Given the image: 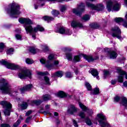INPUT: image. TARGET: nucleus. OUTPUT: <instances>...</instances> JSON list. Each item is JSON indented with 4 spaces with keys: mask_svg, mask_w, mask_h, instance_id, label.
I'll list each match as a JSON object with an SVG mask.
<instances>
[{
    "mask_svg": "<svg viewBox=\"0 0 127 127\" xmlns=\"http://www.w3.org/2000/svg\"><path fill=\"white\" fill-rule=\"evenodd\" d=\"M78 105L80 108L82 110V111H84V112H87L88 116H92V115H93V110L89 109V108H88L83 104L81 103V102H79Z\"/></svg>",
    "mask_w": 127,
    "mask_h": 127,
    "instance_id": "dca6fc26",
    "label": "nucleus"
},
{
    "mask_svg": "<svg viewBox=\"0 0 127 127\" xmlns=\"http://www.w3.org/2000/svg\"><path fill=\"white\" fill-rule=\"evenodd\" d=\"M116 70L117 73L120 74V75L118 77L119 83H123L124 82V76H125V78L127 80V74L126 71H123L121 67H117Z\"/></svg>",
    "mask_w": 127,
    "mask_h": 127,
    "instance_id": "1a4fd4ad",
    "label": "nucleus"
},
{
    "mask_svg": "<svg viewBox=\"0 0 127 127\" xmlns=\"http://www.w3.org/2000/svg\"><path fill=\"white\" fill-rule=\"evenodd\" d=\"M90 25L92 28H98L99 27V24H98L97 23L92 24Z\"/></svg>",
    "mask_w": 127,
    "mask_h": 127,
    "instance_id": "603ef678",
    "label": "nucleus"
},
{
    "mask_svg": "<svg viewBox=\"0 0 127 127\" xmlns=\"http://www.w3.org/2000/svg\"><path fill=\"white\" fill-rule=\"evenodd\" d=\"M31 88H32V84H28L20 89V91L21 93H24L25 91H29Z\"/></svg>",
    "mask_w": 127,
    "mask_h": 127,
    "instance_id": "5701e85b",
    "label": "nucleus"
},
{
    "mask_svg": "<svg viewBox=\"0 0 127 127\" xmlns=\"http://www.w3.org/2000/svg\"><path fill=\"white\" fill-rule=\"evenodd\" d=\"M121 100V98L119 96H116L114 98V101L115 102H119Z\"/></svg>",
    "mask_w": 127,
    "mask_h": 127,
    "instance_id": "bf43d9fd",
    "label": "nucleus"
},
{
    "mask_svg": "<svg viewBox=\"0 0 127 127\" xmlns=\"http://www.w3.org/2000/svg\"><path fill=\"white\" fill-rule=\"evenodd\" d=\"M85 10V4L83 3H81L77 8L73 9L72 12L76 15H80L83 11Z\"/></svg>",
    "mask_w": 127,
    "mask_h": 127,
    "instance_id": "ddd939ff",
    "label": "nucleus"
},
{
    "mask_svg": "<svg viewBox=\"0 0 127 127\" xmlns=\"http://www.w3.org/2000/svg\"><path fill=\"white\" fill-rule=\"evenodd\" d=\"M58 32L61 34H66L67 35H71L72 34V31L70 29H65L64 27H60L58 30Z\"/></svg>",
    "mask_w": 127,
    "mask_h": 127,
    "instance_id": "2eb2a0df",
    "label": "nucleus"
},
{
    "mask_svg": "<svg viewBox=\"0 0 127 127\" xmlns=\"http://www.w3.org/2000/svg\"><path fill=\"white\" fill-rule=\"evenodd\" d=\"M90 19V15H85L82 17V20H84V21H88Z\"/></svg>",
    "mask_w": 127,
    "mask_h": 127,
    "instance_id": "a19ab883",
    "label": "nucleus"
},
{
    "mask_svg": "<svg viewBox=\"0 0 127 127\" xmlns=\"http://www.w3.org/2000/svg\"><path fill=\"white\" fill-rule=\"evenodd\" d=\"M31 119H32V116H30L28 117L25 121V123H29V122H30V121H31Z\"/></svg>",
    "mask_w": 127,
    "mask_h": 127,
    "instance_id": "6e6d98bb",
    "label": "nucleus"
},
{
    "mask_svg": "<svg viewBox=\"0 0 127 127\" xmlns=\"http://www.w3.org/2000/svg\"><path fill=\"white\" fill-rule=\"evenodd\" d=\"M43 19H44V20H45V21H47V22H50V21L54 19V18L48 16H45L43 17Z\"/></svg>",
    "mask_w": 127,
    "mask_h": 127,
    "instance_id": "c85d7f7f",
    "label": "nucleus"
},
{
    "mask_svg": "<svg viewBox=\"0 0 127 127\" xmlns=\"http://www.w3.org/2000/svg\"><path fill=\"white\" fill-rule=\"evenodd\" d=\"M13 51L14 50L12 48L8 49L6 52V54H7V55H11V54H13Z\"/></svg>",
    "mask_w": 127,
    "mask_h": 127,
    "instance_id": "4c0bfd02",
    "label": "nucleus"
},
{
    "mask_svg": "<svg viewBox=\"0 0 127 127\" xmlns=\"http://www.w3.org/2000/svg\"><path fill=\"white\" fill-rule=\"evenodd\" d=\"M85 123L86 124V125H87V126H92V125L93 124V123H92V121L89 118L86 119Z\"/></svg>",
    "mask_w": 127,
    "mask_h": 127,
    "instance_id": "ea45409f",
    "label": "nucleus"
},
{
    "mask_svg": "<svg viewBox=\"0 0 127 127\" xmlns=\"http://www.w3.org/2000/svg\"><path fill=\"white\" fill-rule=\"evenodd\" d=\"M65 58L68 61H72V59H73L72 54L71 53H66L65 54Z\"/></svg>",
    "mask_w": 127,
    "mask_h": 127,
    "instance_id": "bb28decb",
    "label": "nucleus"
},
{
    "mask_svg": "<svg viewBox=\"0 0 127 127\" xmlns=\"http://www.w3.org/2000/svg\"><path fill=\"white\" fill-rule=\"evenodd\" d=\"M28 105L26 102H23L22 104H18V107L20 108L21 110H25L27 109Z\"/></svg>",
    "mask_w": 127,
    "mask_h": 127,
    "instance_id": "393cba45",
    "label": "nucleus"
},
{
    "mask_svg": "<svg viewBox=\"0 0 127 127\" xmlns=\"http://www.w3.org/2000/svg\"><path fill=\"white\" fill-rule=\"evenodd\" d=\"M19 22L24 24V27L27 32L32 35V37L33 39L36 38L35 36V33L37 31H40L43 32L44 31V28L40 25H38L35 28H32V26L30 24H33V22L29 18H20L19 19Z\"/></svg>",
    "mask_w": 127,
    "mask_h": 127,
    "instance_id": "f257e3e1",
    "label": "nucleus"
},
{
    "mask_svg": "<svg viewBox=\"0 0 127 127\" xmlns=\"http://www.w3.org/2000/svg\"><path fill=\"white\" fill-rule=\"evenodd\" d=\"M89 72L94 77V78H96L97 80H100V77H99V72L98 70L95 68H93L92 69L90 70Z\"/></svg>",
    "mask_w": 127,
    "mask_h": 127,
    "instance_id": "aec40b11",
    "label": "nucleus"
},
{
    "mask_svg": "<svg viewBox=\"0 0 127 127\" xmlns=\"http://www.w3.org/2000/svg\"><path fill=\"white\" fill-rule=\"evenodd\" d=\"M43 99L44 100V101H48V100H51V96L48 94L43 95Z\"/></svg>",
    "mask_w": 127,
    "mask_h": 127,
    "instance_id": "f704fd0d",
    "label": "nucleus"
},
{
    "mask_svg": "<svg viewBox=\"0 0 127 127\" xmlns=\"http://www.w3.org/2000/svg\"><path fill=\"white\" fill-rule=\"evenodd\" d=\"M100 93V90L99 88H96L94 89L93 91H92L91 93L92 95H98Z\"/></svg>",
    "mask_w": 127,
    "mask_h": 127,
    "instance_id": "e433bc0d",
    "label": "nucleus"
},
{
    "mask_svg": "<svg viewBox=\"0 0 127 127\" xmlns=\"http://www.w3.org/2000/svg\"><path fill=\"white\" fill-rule=\"evenodd\" d=\"M72 122H73L74 127H78V123H77V121H76V120H72Z\"/></svg>",
    "mask_w": 127,
    "mask_h": 127,
    "instance_id": "5fc2aeb1",
    "label": "nucleus"
},
{
    "mask_svg": "<svg viewBox=\"0 0 127 127\" xmlns=\"http://www.w3.org/2000/svg\"><path fill=\"white\" fill-rule=\"evenodd\" d=\"M74 72L75 73L76 75H77V74H78V68L77 67H75V68H74Z\"/></svg>",
    "mask_w": 127,
    "mask_h": 127,
    "instance_id": "e2e57ef3",
    "label": "nucleus"
},
{
    "mask_svg": "<svg viewBox=\"0 0 127 127\" xmlns=\"http://www.w3.org/2000/svg\"><path fill=\"white\" fill-rule=\"evenodd\" d=\"M0 90L2 91L3 94H8L9 96H16L17 92H12L10 85L6 80L2 79L0 81Z\"/></svg>",
    "mask_w": 127,
    "mask_h": 127,
    "instance_id": "f03ea898",
    "label": "nucleus"
},
{
    "mask_svg": "<svg viewBox=\"0 0 127 127\" xmlns=\"http://www.w3.org/2000/svg\"><path fill=\"white\" fill-rule=\"evenodd\" d=\"M66 9L67 6L66 5H62L61 6V11H62V12H64Z\"/></svg>",
    "mask_w": 127,
    "mask_h": 127,
    "instance_id": "49530a36",
    "label": "nucleus"
},
{
    "mask_svg": "<svg viewBox=\"0 0 127 127\" xmlns=\"http://www.w3.org/2000/svg\"><path fill=\"white\" fill-rule=\"evenodd\" d=\"M29 50L30 52H31V53H33V54H35V53L37 52V49L32 47H30L29 48Z\"/></svg>",
    "mask_w": 127,
    "mask_h": 127,
    "instance_id": "72a5a7b5",
    "label": "nucleus"
},
{
    "mask_svg": "<svg viewBox=\"0 0 127 127\" xmlns=\"http://www.w3.org/2000/svg\"><path fill=\"white\" fill-rule=\"evenodd\" d=\"M78 111V109L75 107V106L74 105H70L68 106V109L67 110V112L69 114H70L71 115H74L75 113H77V111Z\"/></svg>",
    "mask_w": 127,
    "mask_h": 127,
    "instance_id": "6ab92c4d",
    "label": "nucleus"
},
{
    "mask_svg": "<svg viewBox=\"0 0 127 127\" xmlns=\"http://www.w3.org/2000/svg\"><path fill=\"white\" fill-rule=\"evenodd\" d=\"M52 14L54 16H57L58 14H59V11L56 10H53L52 11Z\"/></svg>",
    "mask_w": 127,
    "mask_h": 127,
    "instance_id": "37998d69",
    "label": "nucleus"
},
{
    "mask_svg": "<svg viewBox=\"0 0 127 127\" xmlns=\"http://www.w3.org/2000/svg\"><path fill=\"white\" fill-rule=\"evenodd\" d=\"M44 0H36V3L34 4L35 9H37L38 6H43L44 5Z\"/></svg>",
    "mask_w": 127,
    "mask_h": 127,
    "instance_id": "4be33fe9",
    "label": "nucleus"
},
{
    "mask_svg": "<svg viewBox=\"0 0 127 127\" xmlns=\"http://www.w3.org/2000/svg\"><path fill=\"white\" fill-rule=\"evenodd\" d=\"M112 31L113 32L112 34L113 37H117L118 39H122V36L121 35L122 32L121 31L120 28L115 27L112 28Z\"/></svg>",
    "mask_w": 127,
    "mask_h": 127,
    "instance_id": "9b49d317",
    "label": "nucleus"
},
{
    "mask_svg": "<svg viewBox=\"0 0 127 127\" xmlns=\"http://www.w3.org/2000/svg\"><path fill=\"white\" fill-rule=\"evenodd\" d=\"M57 96L60 98H66L67 94L65 93L64 92L61 91L57 93Z\"/></svg>",
    "mask_w": 127,
    "mask_h": 127,
    "instance_id": "cd10ccee",
    "label": "nucleus"
},
{
    "mask_svg": "<svg viewBox=\"0 0 127 127\" xmlns=\"http://www.w3.org/2000/svg\"><path fill=\"white\" fill-rule=\"evenodd\" d=\"M58 64H59V62L58 61H55L54 64H46V67H47L48 69H52V68H55V67H57V66H58Z\"/></svg>",
    "mask_w": 127,
    "mask_h": 127,
    "instance_id": "412c9836",
    "label": "nucleus"
},
{
    "mask_svg": "<svg viewBox=\"0 0 127 127\" xmlns=\"http://www.w3.org/2000/svg\"><path fill=\"white\" fill-rule=\"evenodd\" d=\"M85 86L88 91H91V90H92V86H91L90 83L88 82H86Z\"/></svg>",
    "mask_w": 127,
    "mask_h": 127,
    "instance_id": "c03bdc74",
    "label": "nucleus"
},
{
    "mask_svg": "<svg viewBox=\"0 0 127 127\" xmlns=\"http://www.w3.org/2000/svg\"><path fill=\"white\" fill-rule=\"evenodd\" d=\"M107 8L108 11H111L112 9L113 10H120V3L117 1H112V0H108L107 1Z\"/></svg>",
    "mask_w": 127,
    "mask_h": 127,
    "instance_id": "39448f33",
    "label": "nucleus"
},
{
    "mask_svg": "<svg viewBox=\"0 0 127 127\" xmlns=\"http://www.w3.org/2000/svg\"><path fill=\"white\" fill-rule=\"evenodd\" d=\"M19 9L20 7L18 4L12 2L9 5V8L6 9V11L11 17H16L20 13Z\"/></svg>",
    "mask_w": 127,
    "mask_h": 127,
    "instance_id": "7ed1b4c3",
    "label": "nucleus"
},
{
    "mask_svg": "<svg viewBox=\"0 0 127 127\" xmlns=\"http://www.w3.org/2000/svg\"><path fill=\"white\" fill-rule=\"evenodd\" d=\"M116 83H117V81L116 80H112L111 81L112 85H116Z\"/></svg>",
    "mask_w": 127,
    "mask_h": 127,
    "instance_id": "680f3d73",
    "label": "nucleus"
},
{
    "mask_svg": "<svg viewBox=\"0 0 127 127\" xmlns=\"http://www.w3.org/2000/svg\"><path fill=\"white\" fill-rule=\"evenodd\" d=\"M49 60H53L55 59V56L54 54H51L48 56Z\"/></svg>",
    "mask_w": 127,
    "mask_h": 127,
    "instance_id": "8fccbe9b",
    "label": "nucleus"
},
{
    "mask_svg": "<svg viewBox=\"0 0 127 127\" xmlns=\"http://www.w3.org/2000/svg\"><path fill=\"white\" fill-rule=\"evenodd\" d=\"M37 74L39 75V76H44V75H47L48 74V72L47 71H45L44 72H39L38 71L37 72Z\"/></svg>",
    "mask_w": 127,
    "mask_h": 127,
    "instance_id": "79ce46f5",
    "label": "nucleus"
},
{
    "mask_svg": "<svg viewBox=\"0 0 127 127\" xmlns=\"http://www.w3.org/2000/svg\"><path fill=\"white\" fill-rule=\"evenodd\" d=\"M33 112V111L32 110H29L26 113V116H30V115L32 114Z\"/></svg>",
    "mask_w": 127,
    "mask_h": 127,
    "instance_id": "4d7b16f0",
    "label": "nucleus"
},
{
    "mask_svg": "<svg viewBox=\"0 0 127 127\" xmlns=\"http://www.w3.org/2000/svg\"><path fill=\"white\" fill-rule=\"evenodd\" d=\"M62 76H63V72L61 71H57L52 74V78H57L58 77L61 78Z\"/></svg>",
    "mask_w": 127,
    "mask_h": 127,
    "instance_id": "b1692460",
    "label": "nucleus"
},
{
    "mask_svg": "<svg viewBox=\"0 0 127 127\" xmlns=\"http://www.w3.org/2000/svg\"><path fill=\"white\" fill-rule=\"evenodd\" d=\"M58 113L57 112H54V116H55L56 117H57V116H58Z\"/></svg>",
    "mask_w": 127,
    "mask_h": 127,
    "instance_id": "338daca9",
    "label": "nucleus"
},
{
    "mask_svg": "<svg viewBox=\"0 0 127 127\" xmlns=\"http://www.w3.org/2000/svg\"><path fill=\"white\" fill-rule=\"evenodd\" d=\"M79 117H80L81 119H85V117H86V115H85V113L83 112H80L79 114Z\"/></svg>",
    "mask_w": 127,
    "mask_h": 127,
    "instance_id": "de8ad7c7",
    "label": "nucleus"
},
{
    "mask_svg": "<svg viewBox=\"0 0 127 127\" xmlns=\"http://www.w3.org/2000/svg\"><path fill=\"white\" fill-rule=\"evenodd\" d=\"M97 120L101 127H110V124L107 122H105L107 120L104 114H99L97 115Z\"/></svg>",
    "mask_w": 127,
    "mask_h": 127,
    "instance_id": "423d86ee",
    "label": "nucleus"
},
{
    "mask_svg": "<svg viewBox=\"0 0 127 127\" xmlns=\"http://www.w3.org/2000/svg\"><path fill=\"white\" fill-rule=\"evenodd\" d=\"M44 81L45 82V84L46 85H51V83H50V79H49V77L47 76H45L44 77Z\"/></svg>",
    "mask_w": 127,
    "mask_h": 127,
    "instance_id": "2f4dec72",
    "label": "nucleus"
},
{
    "mask_svg": "<svg viewBox=\"0 0 127 127\" xmlns=\"http://www.w3.org/2000/svg\"><path fill=\"white\" fill-rule=\"evenodd\" d=\"M110 75V71L109 70H105L104 71V78L106 79L108 76Z\"/></svg>",
    "mask_w": 127,
    "mask_h": 127,
    "instance_id": "58836bf2",
    "label": "nucleus"
},
{
    "mask_svg": "<svg viewBox=\"0 0 127 127\" xmlns=\"http://www.w3.org/2000/svg\"><path fill=\"white\" fill-rule=\"evenodd\" d=\"M86 5L88 7H90V8L94 9V10H102V9H104V5L103 4H97L95 5L89 2H86Z\"/></svg>",
    "mask_w": 127,
    "mask_h": 127,
    "instance_id": "f8f14e48",
    "label": "nucleus"
},
{
    "mask_svg": "<svg viewBox=\"0 0 127 127\" xmlns=\"http://www.w3.org/2000/svg\"><path fill=\"white\" fill-rule=\"evenodd\" d=\"M123 86H124V87H126V88H127V81H125L123 83Z\"/></svg>",
    "mask_w": 127,
    "mask_h": 127,
    "instance_id": "0e129e2a",
    "label": "nucleus"
},
{
    "mask_svg": "<svg viewBox=\"0 0 127 127\" xmlns=\"http://www.w3.org/2000/svg\"><path fill=\"white\" fill-rule=\"evenodd\" d=\"M0 63L2 64V65H4L6 68L8 69H11V70H17V69H19V65L14 64L8 63L4 60H2L0 61Z\"/></svg>",
    "mask_w": 127,
    "mask_h": 127,
    "instance_id": "0eeeda50",
    "label": "nucleus"
},
{
    "mask_svg": "<svg viewBox=\"0 0 127 127\" xmlns=\"http://www.w3.org/2000/svg\"><path fill=\"white\" fill-rule=\"evenodd\" d=\"M3 48H4V44L0 43V52H2Z\"/></svg>",
    "mask_w": 127,
    "mask_h": 127,
    "instance_id": "09e8293b",
    "label": "nucleus"
},
{
    "mask_svg": "<svg viewBox=\"0 0 127 127\" xmlns=\"http://www.w3.org/2000/svg\"><path fill=\"white\" fill-rule=\"evenodd\" d=\"M0 105H1L4 109H5V111H4L5 116H10L11 104H10L9 102H7V101H1L0 102Z\"/></svg>",
    "mask_w": 127,
    "mask_h": 127,
    "instance_id": "6e6552de",
    "label": "nucleus"
},
{
    "mask_svg": "<svg viewBox=\"0 0 127 127\" xmlns=\"http://www.w3.org/2000/svg\"><path fill=\"white\" fill-rule=\"evenodd\" d=\"M64 49L66 52H70L72 51V49H71L70 48H65Z\"/></svg>",
    "mask_w": 127,
    "mask_h": 127,
    "instance_id": "052dcab7",
    "label": "nucleus"
},
{
    "mask_svg": "<svg viewBox=\"0 0 127 127\" xmlns=\"http://www.w3.org/2000/svg\"><path fill=\"white\" fill-rule=\"evenodd\" d=\"M124 4L126 6H127V0H124Z\"/></svg>",
    "mask_w": 127,
    "mask_h": 127,
    "instance_id": "69168bd1",
    "label": "nucleus"
},
{
    "mask_svg": "<svg viewBox=\"0 0 127 127\" xmlns=\"http://www.w3.org/2000/svg\"><path fill=\"white\" fill-rule=\"evenodd\" d=\"M71 27H73V28H77V27H78V28H83L84 26L83 25V24L81 23V22L76 21V20H73L71 23Z\"/></svg>",
    "mask_w": 127,
    "mask_h": 127,
    "instance_id": "f3484780",
    "label": "nucleus"
},
{
    "mask_svg": "<svg viewBox=\"0 0 127 127\" xmlns=\"http://www.w3.org/2000/svg\"><path fill=\"white\" fill-rule=\"evenodd\" d=\"M125 19L127 20V12H126V14L125 15ZM115 20L116 22H117L118 23H119V22H124L123 25L125 26V27H126V28H127V22L125 21V20H124L123 18L122 17L116 18L115 19Z\"/></svg>",
    "mask_w": 127,
    "mask_h": 127,
    "instance_id": "a211bd4d",
    "label": "nucleus"
},
{
    "mask_svg": "<svg viewBox=\"0 0 127 127\" xmlns=\"http://www.w3.org/2000/svg\"><path fill=\"white\" fill-rule=\"evenodd\" d=\"M120 104L124 107H127V99L125 97H122Z\"/></svg>",
    "mask_w": 127,
    "mask_h": 127,
    "instance_id": "a878e982",
    "label": "nucleus"
},
{
    "mask_svg": "<svg viewBox=\"0 0 127 127\" xmlns=\"http://www.w3.org/2000/svg\"><path fill=\"white\" fill-rule=\"evenodd\" d=\"M25 62L27 64H28L29 65L33 64V63H34V61H33L32 59L29 58L26 59Z\"/></svg>",
    "mask_w": 127,
    "mask_h": 127,
    "instance_id": "c9c22d12",
    "label": "nucleus"
},
{
    "mask_svg": "<svg viewBox=\"0 0 127 127\" xmlns=\"http://www.w3.org/2000/svg\"><path fill=\"white\" fill-rule=\"evenodd\" d=\"M65 77L66 78H72L73 77V75L72 74V73H71V72H67L65 73Z\"/></svg>",
    "mask_w": 127,
    "mask_h": 127,
    "instance_id": "a18cd8bd",
    "label": "nucleus"
},
{
    "mask_svg": "<svg viewBox=\"0 0 127 127\" xmlns=\"http://www.w3.org/2000/svg\"><path fill=\"white\" fill-rule=\"evenodd\" d=\"M82 57H83L84 59H86L88 62H92V61H94V60L99 59V56H96L95 58H94L92 56L82 55V56H75L73 59V62H80V60H81Z\"/></svg>",
    "mask_w": 127,
    "mask_h": 127,
    "instance_id": "20e7f679",
    "label": "nucleus"
},
{
    "mask_svg": "<svg viewBox=\"0 0 127 127\" xmlns=\"http://www.w3.org/2000/svg\"><path fill=\"white\" fill-rule=\"evenodd\" d=\"M18 77L20 79H25L26 77L31 78V70L29 69L22 70L19 72Z\"/></svg>",
    "mask_w": 127,
    "mask_h": 127,
    "instance_id": "9d476101",
    "label": "nucleus"
},
{
    "mask_svg": "<svg viewBox=\"0 0 127 127\" xmlns=\"http://www.w3.org/2000/svg\"><path fill=\"white\" fill-rule=\"evenodd\" d=\"M48 1H58V2H62L63 0H65V1H69L71 0H48Z\"/></svg>",
    "mask_w": 127,
    "mask_h": 127,
    "instance_id": "3c124183",
    "label": "nucleus"
},
{
    "mask_svg": "<svg viewBox=\"0 0 127 127\" xmlns=\"http://www.w3.org/2000/svg\"><path fill=\"white\" fill-rule=\"evenodd\" d=\"M41 48L43 49L44 52H47V51H49V47L47 45H43L41 46Z\"/></svg>",
    "mask_w": 127,
    "mask_h": 127,
    "instance_id": "473e14b6",
    "label": "nucleus"
},
{
    "mask_svg": "<svg viewBox=\"0 0 127 127\" xmlns=\"http://www.w3.org/2000/svg\"><path fill=\"white\" fill-rule=\"evenodd\" d=\"M15 37L17 40H21V35L19 34H16Z\"/></svg>",
    "mask_w": 127,
    "mask_h": 127,
    "instance_id": "13d9d810",
    "label": "nucleus"
},
{
    "mask_svg": "<svg viewBox=\"0 0 127 127\" xmlns=\"http://www.w3.org/2000/svg\"><path fill=\"white\" fill-rule=\"evenodd\" d=\"M104 51L107 54L108 57H109L110 59H116L118 56L117 53L114 51H111L109 48H106L104 49Z\"/></svg>",
    "mask_w": 127,
    "mask_h": 127,
    "instance_id": "4468645a",
    "label": "nucleus"
},
{
    "mask_svg": "<svg viewBox=\"0 0 127 127\" xmlns=\"http://www.w3.org/2000/svg\"><path fill=\"white\" fill-rule=\"evenodd\" d=\"M49 107H50L49 105H46V109H49Z\"/></svg>",
    "mask_w": 127,
    "mask_h": 127,
    "instance_id": "774afa93",
    "label": "nucleus"
},
{
    "mask_svg": "<svg viewBox=\"0 0 127 127\" xmlns=\"http://www.w3.org/2000/svg\"><path fill=\"white\" fill-rule=\"evenodd\" d=\"M40 62L42 64H45V63H46V59H45V58H42L40 60Z\"/></svg>",
    "mask_w": 127,
    "mask_h": 127,
    "instance_id": "864d4df0",
    "label": "nucleus"
},
{
    "mask_svg": "<svg viewBox=\"0 0 127 127\" xmlns=\"http://www.w3.org/2000/svg\"><path fill=\"white\" fill-rule=\"evenodd\" d=\"M42 103V101L41 100H35L31 101V106H34V105H36V106H38L39 105H40Z\"/></svg>",
    "mask_w": 127,
    "mask_h": 127,
    "instance_id": "c756f323",
    "label": "nucleus"
},
{
    "mask_svg": "<svg viewBox=\"0 0 127 127\" xmlns=\"http://www.w3.org/2000/svg\"><path fill=\"white\" fill-rule=\"evenodd\" d=\"M20 120H23V118H22V116L21 115L20 116L19 119H18V121L13 125L14 127H18L20 123H21Z\"/></svg>",
    "mask_w": 127,
    "mask_h": 127,
    "instance_id": "7c9ffc66",
    "label": "nucleus"
}]
</instances>
